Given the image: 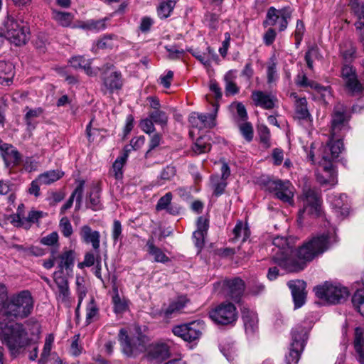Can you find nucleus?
Instances as JSON below:
<instances>
[{
	"label": "nucleus",
	"mask_w": 364,
	"mask_h": 364,
	"mask_svg": "<svg viewBox=\"0 0 364 364\" xmlns=\"http://www.w3.org/2000/svg\"><path fill=\"white\" fill-rule=\"evenodd\" d=\"M33 309V299L28 290L21 291L11 296L6 303L0 304V340L7 346L13 355L18 354L27 346L33 344L39 338L40 324L36 321H28L27 326L32 337L28 336V332L23 325L8 320L9 317L24 318L31 314Z\"/></svg>",
	"instance_id": "obj_1"
},
{
	"label": "nucleus",
	"mask_w": 364,
	"mask_h": 364,
	"mask_svg": "<svg viewBox=\"0 0 364 364\" xmlns=\"http://www.w3.org/2000/svg\"><path fill=\"white\" fill-rule=\"evenodd\" d=\"M325 230L305 242L296 252L293 250V238L277 236L272 240V257L279 267L289 272L304 269L305 262L323 254L336 242V228L329 221L324 222Z\"/></svg>",
	"instance_id": "obj_2"
},
{
	"label": "nucleus",
	"mask_w": 364,
	"mask_h": 364,
	"mask_svg": "<svg viewBox=\"0 0 364 364\" xmlns=\"http://www.w3.org/2000/svg\"><path fill=\"white\" fill-rule=\"evenodd\" d=\"M347 129V119L345 110L341 106L335 107L331 120V136L327 144L323 147L321 157L322 161L329 164L338 157L343 149L341 140L342 133Z\"/></svg>",
	"instance_id": "obj_3"
},
{
	"label": "nucleus",
	"mask_w": 364,
	"mask_h": 364,
	"mask_svg": "<svg viewBox=\"0 0 364 364\" xmlns=\"http://www.w3.org/2000/svg\"><path fill=\"white\" fill-rule=\"evenodd\" d=\"M316 296L331 304H338L345 302L350 296V291L346 287L339 283L326 282L323 284L314 289Z\"/></svg>",
	"instance_id": "obj_4"
},
{
	"label": "nucleus",
	"mask_w": 364,
	"mask_h": 364,
	"mask_svg": "<svg viewBox=\"0 0 364 364\" xmlns=\"http://www.w3.org/2000/svg\"><path fill=\"white\" fill-rule=\"evenodd\" d=\"M4 33L6 38L17 46L26 44L29 38V31L26 23L13 16H8L5 20Z\"/></svg>",
	"instance_id": "obj_5"
},
{
	"label": "nucleus",
	"mask_w": 364,
	"mask_h": 364,
	"mask_svg": "<svg viewBox=\"0 0 364 364\" xmlns=\"http://www.w3.org/2000/svg\"><path fill=\"white\" fill-rule=\"evenodd\" d=\"M309 331L302 325H297L292 329L291 347L289 354L286 355L287 364H297L300 353L304 348Z\"/></svg>",
	"instance_id": "obj_6"
},
{
	"label": "nucleus",
	"mask_w": 364,
	"mask_h": 364,
	"mask_svg": "<svg viewBox=\"0 0 364 364\" xmlns=\"http://www.w3.org/2000/svg\"><path fill=\"white\" fill-rule=\"evenodd\" d=\"M118 337L123 353L129 357L136 356L145 350L144 337L141 334L133 336L122 328Z\"/></svg>",
	"instance_id": "obj_7"
},
{
	"label": "nucleus",
	"mask_w": 364,
	"mask_h": 364,
	"mask_svg": "<svg viewBox=\"0 0 364 364\" xmlns=\"http://www.w3.org/2000/svg\"><path fill=\"white\" fill-rule=\"evenodd\" d=\"M303 208L299 211V219L301 220L304 215L318 216L321 213V198L315 189L305 188L300 198Z\"/></svg>",
	"instance_id": "obj_8"
},
{
	"label": "nucleus",
	"mask_w": 364,
	"mask_h": 364,
	"mask_svg": "<svg viewBox=\"0 0 364 364\" xmlns=\"http://www.w3.org/2000/svg\"><path fill=\"white\" fill-rule=\"evenodd\" d=\"M205 328L204 321L198 320L176 326L173 328L172 331L175 336L181 338L183 341L193 342L200 338Z\"/></svg>",
	"instance_id": "obj_9"
},
{
	"label": "nucleus",
	"mask_w": 364,
	"mask_h": 364,
	"mask_svg": "<svg viewBox=\"0 0 364 364\" xmlns=\"http://www.w3.org/2000/svg\"><path fill=\"white\" fill-rule=\"evenodd\" d=\"M210 318L216 323L228 325L237 318L235 306L231 303H223L209 312Z\"/></svg>",
	"instance_id": "obj_10"
},
{
	"label": "nucleus",
	"mask_w": 364,
	"mask_h": 364,
	"mask_svg": "<svg viewBox=\"0 0 364 364\" xmlns=\"http://www.w3.org/2000/svg\"><path fill=\"white\" fill-rule=\"evenodd\" d=\"M267 188L277 198L290 205L294 203L295 188L289 181L275 180L269 181Z\"/></svg>",
	"instance_id": "obj_11"
},
{
	"label": "nucleus",
	"mask_w": 364,
	"mask_h": 364,
	"mask_svg": "<svg viewBox=\"0 0 364 364\" xmlns=\"http://www.w3.org/2000/svg\"><path fill=\"white\" fill-rule=\"evenodd\" d=\"M291 13L292 11L289 7L277 9L272 6L267 10L264 24L273 26L278 23L279 31H283L287 28L289 21L291 17Z\"/></svg>",
	"instance_id": "obj_12"
},
{
	"label": "nucleus",
	"mask_w": 364,
	"mask_h": 364,
	"mask_svg": "<svg viewBox=\"0 0 364 364\" xmlns=\"http://www.w3.org/2000/svg\"><path fill=\"white\" fill-rule=\"evenodd\" d=\"M214 110L210 114H200L198 112L192 113L189 117V122L193 127H196L199 129L203 128H213L216 125V117L218 110V105L214 103L213 105Z\"/></svg>",
	"instance_id": "obj_13"
},
{
	"label": "nucleus",
	"mask_w": 364,
	"mask_h": 364,
	"mask_svg": "<svg viewBox=\"0 0 364 364\" xmlns=\"http://www.w3.org/2000/svg\"><path fill=\"white\" fill-rule=\"evenodd\" d=\"M328 200L338 220H343L348 215L349 203L346 194L332 193L328 196Z\"/></svg>",
	"instance_id": "obj_14"
},
{
	"label": "nucleus",
	"mask_w": 364,
	"mask_h": 364,
	"mask_svg": "<svg viewBox=\"0 0 364 364\" xmlns=\"http://www.w3.org/2000/svg\"><path fill=\"white\" fill-rule=\"evenodd\" d=\"M341 75L345 81L346 87L352 94H358L362 92L363 86L357 79L355 70L353 67L344 65L342 68Z\"/></svg>",
	"instance_id": "obj_15"
},
{
	"label": "nucleus",
	"mask_w": 364,
	"mask_h": 364,
	"mask_svg": "<svg viewBox=\"0 0 364 364\" xmlns=\"http://www.w3.org/2000/svg\"><path fill=\"white\" fill-rule=\"evenodd\" d=\"M306 284L303 280L290 281L288 282V287L291 289L295 309L301 307L306 301Z\"/></svg>",
	"instance_id": "obj_16"
},
{
	"label": "nucleus",
	"mask_w": 364,
	"mask_h": 364,
	"mask_svg": "<svg viewBox=\"0 0 364 364\" xmlns=\"http://www.w3.org/2000/svg\"><path fill=\"white\" fill-rule=\"evenodd\" d=\"M223 288L225 294L231 299L238 301L245 291V283L240 278H234L224 282Z\"/></svg>",
	"instance_id": "obj_17"
},
{
	"label": "nucleus",
	"mask_w": 364,
	"mask_h": 364,
	"mask_svg": "<svg viewBox=\"0 0 364 364\" xmlns=\"http://www.w3.org/2000/svg\"><path fill=\"white\" fill-rule=\"evenodd\" d=\"M53 281L56 289H55V293L58 299L62 301H66L68 299L70 295V291L68 287V281L64 276L63 271L58 270L53 273Z\"/></svg>",
	"instance_id": "obj_18"
},
{
	"label": "nucleus",
	"mask_w": 364,
	"mask_h": 364,
	"mask_svg": "<svg viewBox=\"0 0 364 364\" xmlns=\"http://www.w3.org/2000/svg\"><path fill=\"white\" fill-rule=\"evenodd\" d=\"M318 163L323 167V172L316 173L317 181L321 185H329L331 186L336 185L337 183L336 173L333 168L332 163L328 164L322 161H319Z\"/></svg>",
	"instance_id": "obj_19"
},
{
	"label": "nucleus",
	"mask_w": 364,
	"mask_h": 364,
	"mask_svg": "<svg viewBox=\"0 0 364 364\" xmlns=\"http://www.w3.org/2000/svg\"><path fill=\"white\" fill-rule=\"evenodd\" d=\"M79 235L82 241L86 244H91L95 251H98L100 245V233L93 230L89 225L80 228Z\"/></svg>",
	"instance_id": "obj_20"
},
{
	"label": "nucleus",
	"mask_w": 364,
	"mask_h": 364,
	"mask_svg": "<svg viewBox=\"0 0 364 364\" xmlns=\"http://www.w3.org/2000/svg\"><path fill=\"white\" fill-rule=\"evenodd\" d=\"M350 6L357 16L358 19L355 26L364 46V2L361 0H350Z\"/></svg>",
	"instance_id": "obj_21"
},
{
	"label": "nucleus",
	"mask_w": 364,
	"mask_h": 364,
	"mask_svg": "<svg viewBox=\"0 0 364 364\" xmlns=\"http://www.w3.org/2000/svg\"><path fill=\"white\" fill-rule=\"evenodd\" d=\"M1 156L6 166L16 165L20 161L18 151L11 145L5 144L3 141L0 144Z\"/></svg>",
	"instance_id": "obj_22"
},
{
	"label": "nucleus",
	"mask_w": 364,
	"mask_h": 364,
	"mask_svg": "<svg viewBox=\"0 0 364 364\" xmlns=\"http://www.w3.org/2000/svg\"><path fill=\"white\" fill-rule=\"evenodd\" d=\"M242 318L246 333L247 334L254 333L257 329V314L250 309L243 307L242 309Z\"/></svg>",
	"instance_id": "obj_23"
},
{
	"label": "nucleus",
	"mask_w": 364,
	"mask_h": 364,
	"mask_svg": "<svg viewBox=\"0 0 364 364\" xmlns=\"http://www.w3.org/2000/svg\"><path fill=\"white\" fill-rule=\"evenodd\" d=\"M291 97L295 99L296 114L298 118L311 125L312 118L307 109L306 99L305 97H298L296 93H291Z\"/></svg>",
	"instance_id": "obj_24"
},
{
	"label": "nucleus",
	"mask_w": 364,
	"mask_h": 364,
	"mask_svg": "<svg viewBox=\"0 0 364 364\" xmlns=\"http://www.w3.org/2000/svg\"><path fill=\"white\" fill-rule=\"evenodd\" d=\"M252 98L257 106L264 109H272L274 106L275 99L273 96L264 93L262 91H255L252 94Z\"/></svg>",
	"instance_id": "obj_25"
},
{
	"label": "nucleus",
	"mask_w": 364,
	"mask_h": 364,
	"mask_svg": "<svg viewBox=\"0 0 364 364\" xmlns=\"http://www.w3.org/2000/svg\"><path fill=\"white\" fill-rule=\"evenodd\" d=\"M188 299L185 296H181L176 299L171 301L168 306L164 309V313L166 316H171L181 312Z\"/></svg>",
	"instance_id": "obj_26"
},
{
	"label": "nucleus",
	"mask_w": 364,
	"mask_h": 364,
	"mask_svg": "<svg viewBox=\"0 0 364 364\" xmlns=\"http://www.w3.org/2000/svg\"><path fill=\"white\" fill-rule=\"evenodd\" d=\"M146 251L154 257L156 262L166 263L169 261V258L165 253L154 244L153 237L149 239L146 243Z\"/></svg>",
	"instance_id": "obj_27"
},
{
	"label": "nucleus",
	"mask_w": 364,
	"mask_h": 364,
	"mask_svg": "<svg viewBox=\"0 0 364 364\" xmlns=\"http://www.w3.org/2000/svg\"><path fill=\"white\" fill-rule=\"evenodd\" d=\"M75 253L72 250H65L57 257L59 270L71 269L74 265Z\"/></svg>",
	"instance_id": "obj_28"
},
{
	"label": "nucleus",
	"mask_w": 364,
	"mask_h": 364,
	"mask_svg": "<svg viewBox=\"0 0 364 364\" xmlns=\"http://www.w3.org/2000/svg\"><path fill=\"white\" fill-rule=\"evenodd\" d=\"M14 66L10 62L0 60V83L9 85L14 77Z\"/></svg>",
	"instance_id": "obj_29"
},
{
	"label": "nucleus",
	"mask_w": 364,
	"mask_h": 364,
	"mask_svg": "<svg viewBox=\"0 0 364 364\" xmlns=\"http://www.w3.org/2000/svg\"><path fill=\"white\" fill-rule=\"evenodd\" d=\"M149 355L152 359L163 360L169 356V348L165 343L152 345L149 350Z\"/></svg>",
	"instance_id": "obj_30"
},
{
	"label": "nucleus",
	"mask_w": 364,
	"mask_h": 364,
	"mask_svg": "<svg viewBox=\"0 0 364 364\" xmlns=\"http://www.w3.org/2000/svg\"><path fill=\"white\" fill-rule=\"evenodd\" d=\"M69 63L71 67L74 68H80L84 70L85 73L88 75H95L96 73L90 67V60H86L82 56H76L72 58L69 60Z\"/></svg>",
	"instance_id": "obj_31"
},
{
	"label": "nucleus",
	"mask_w": 364,
	"mask_h": 364,
	"mask_svg": "<svg viewBox=\"0 0 364 364\" xmlns=\"http://www.w3.org/2000/svg\"><path fill=\"white\" fill-rule=\"evenodd\" d=\"M64 173L58 169L50 170L40 174L38 178L41 185L48 186L63 177Z\"/></svg>",
	"instance_id": "obj_32"
},
{
	"label": "nucleus",
	"mask_w": 364,
	"mask_h": 364,
	"mask_svg": "<svg viewBox=\"0 0 364 364\" xmlns=\"http://www.w3.org/2000/svg\"><path fill=\"white\" fill-rule=\"evenodd\" d=\"M85 181L83 180L79 182V184L75 188V191L70 196L68 201L62 206L61 213H64L66 210L71 208L73 203V200L76 197V201L80 205L82 198L83 189H84Z\"/></svg>",
	"instance_id": "obj_33"
},
{
	"label": "nucleus",
	"mask_w": 364,
	"mask_h": 364,
	"mask_svg": "<svg viewBox=\"0 0 364 364\" xmlns=\"http://www.w3.org/2000/svg\"><path fill=\"white\" fill-rule=\"evenodd\" d=\"M103 81L105 86L110 91L120 89L122 85L121 74L117 72H112L105 76Z\"/></svg>",
	"instance_id": "obj_34"
},
{
	"label": "nucleus",
	"mask_w": 364,
	"mask_h": 364,
	"mask_svg": "<svg viewBox=\"0 0 364 364\" xmlns=\"http://www.w3.org/2000/svg\"><path fill=\"white\" fill-rule=\"evenodd\" d=\"M52 17L57 23L63 27L70 26L74 18L73 14L58 10H53Z\"/></svg>",
	"instance_id": "obj_35"
},
{
	"label": "nucleus",
	"mask_w": 364,
	"mask_h": 364,
	"mask_svg": "<svg viewBox=\"0 0 364 364\" xmlns=\"http://www.w3.org/2000/svg\"><path fill=\"white\" fill-rule=\"evenodd\" d=\"M363 330L361 328L358 327L355 329L354 348L359 355V360L361 364H364V350H363Z\"/></svg>",
	"instance_id": "obj_36"
},
{
	"label": "nucleus",
	"mask_w": 364,
	"mask_h": 364,
	"mask_svg": "<svg viewBox=\"0 0 364 364\" xmlns=\"http://www.w3.org/2000/svg\"><path fill=\"white\" fill-rule=\"evenodd\" d=\"M176 174V169L173 166H166L161 171L159 176L157 177L156 184L157 186H162L166 182L171 181Z\"/></svg>",
	"instance_id": "obj_37"
},
{
	"label": "nucleus",
	"mask_w": 364,
	"mask_h": 364,
	"mask_svg": "<svg viewBox=\"0 0 364 364\" xmlns=\"http://www.w3.org/2000/svg\"><path fill=\"white\" fill-rule=\"evenodd\" d=\"M235 72L233 70H230L225 74L224 80L225 83V92L227 95H235L238 92V87L235 82Z\"/></svg>",
	"instance_id": "obj_38"
},
{
	"label": "nucleus",
	"mask_w": 364,
	"mask_h": 364,
	"mask_svg": "<svg viewBox=\"0 0 364 364\" xmlns=\"http://www.w3.org/2000/svg\"><path fill=\"white\" fill-rule=\"evenodd\" d=\"M16 186L15 184L8 180H0V195H6L10 193L9 200L14 203L16 199L14 192Z\"/></svg>",
	"instance_id": "obj_39"
},
{
	"label": "nucleus",
	"mask_w": 364,
	"mask_h": 364,
	"mask_svg": "<svg viewBox=\"0 0 364 364\" xmlns=\"http://www.w3.org/2000/svg\"><path fill=\"white\" fill-rule=\"evenodd\" d=\"M105 21H106V18L100 19V20H97V21L89 20V21H87L86 22L82 23L79 26V28L98 32V31L105 29V28H106Z\"/></svg>",
	"instance_id": "obj_40"
},
{
	"label": "nucleus",
	"mask_w": 364,
	"mask_h": 364,
	"mask_svg": "<svg viewBox=\"0 0 364 364\" xmlns=\"http://www.w3.org/2000/svg\"><path fill=\"white\" fill-rule=\"evenodd\" d=\"M211 144L208 136H200L197 139L193 147V151L197 154L208 152L210 150Z\"/></svg>",
	"instance_id": "obj_41"
},
{
	"label": "nucleus",
	"mask_w": 364,
	"mask_h": 364,
	"mask_svg": "<svg viewBox=\"0 0 364 364\" xmlns=\"http://www.w3.org/2000/svg\"><path fill=\"white\" fill-rule=\"evenodd\" d=\"M192 55L205 66H209L212 59L216 57L214 50L210 47L207 48V53L195 50L192 53Z\"/></svg>",
	"instance_id": "obj_42"
},
{
	"label": "nucleus",
	"mask_w": 364,
	"mask_h": 364,
	"mask_svg": "<svg viewBox=\"0 0 364 364\" xmlns=\"http://www.w3.org/2000/svg\"><path fill=\"white\" fill-rule=\"evenodd\" d=\"M87 205L93 210H97L101 208L100 189L97 186H94L92 188Z\"/></svg>",
	"instance_id": "obj_43"
},
{
	"label": "nucleus",
	"mask_w": 364,
	"mask_h": 364,
	"mask_svg": "<svg viewBox=\"0 0 364 364\" xmlns=\"http://www.w3.org/2000/svg\"><path fill=\"white\" fill-rule=\"evenodd\" d=\"M176 3V0H166V1L161 2L157 10L159 16L161 18L168 17L175 7Z\"/></svg>",
	"instance_id": "obj_44"
},
{
	"label": "nucleus",
	"mask_w": 364,
	"mask_h": 364,
	"mask_svg": "<svg viewBox=\"0 0 364 364\" xmlns=\"http://www.w3.org/2000/svg\"><path fill=\"white\" fill-rule=\"evenodd\" d=\"M99 316V309L94 300H91L86 308V320L87 324H90L96 321Z\"/></svg>",
	"instance_id": "obj_45"
},
{
	"label": "nucleus",
	"mask_w": 364,
	"mask_h": 364,
	"mask_svg": "<svg viewBox=\"0 0 364 364\" xmlns=\"http://www.w3.org/2000/svg\"><path fill=\"white\" fill-rule=\"evenodd\" d=\"M353 306L364 316V289L358 290L352 297Z\"/></svg>",
	"instance_id": "obj_46"
},
{
	"label": "nucleus",
	"mask_w": 364,
	"mask_h": 364,
	"mask_svg": "<svg viewBox=\"0 0 364 364\" xmlns=\"http://www.w3.org/2000/svg\"><path fill=\"white\" fill-rule=\"evenodd\" d=\"M340 51L343 60L347 63L351 62L355 58V48L350 42L341 46Z\"/></svg>",
	"instance_id": "obj_47"
},
{
	"label": "nucleus",
	"mask_w": 364,
	"mask_h": 364,
	"mask_svg": "<svg viewBox=\"0 0 364 364\" xmlns=\"http://www.w3.org/2000/svg\"><path fill=\"white\" fill-rule=\"evenodd\" d=\"M112 304L114 306V311L117 314L123 313L127 309V300L119 296L117 290H116V293L112 297Z\"/></svg>",
	"instance_id": "obj_48"
},
{
	"label": "nucleus",
	"mask_w": 364,
	"mask_h": 364,
	"mask_svg": "<svg viewBox=\"0 0 364 364\" xmlns=\"http://www.w3.org/2000/svg\"><path fill=\"white\" fill-rule=\"evenodd\" d=\"M233 233L235 239L241 238L242 241H245L250 236V232L248 227L242 222H239L233 229Z\"/></svg>",
	"instance_id": "obj_49"
},
{
	"label": "nucleus",
	"mask_w": 364,
	"mask_h": 364,
	"mask_svg": "<svg viewBox=\"0 0 364 364\" xmlns=\"http://www.w3.org/2000/svg\"><path fill=\"white\" fill-rule=\"evenodd\" d=\"M295 83L297 86L301 87H309L314 90L318 83L313 80H310L306 77V74L301 73H299L295 79Z\"/></svg>",
	"instance_id": "obj_50"
},
{
	"label": "nucleus",
	"mask_w": 364,
	"mask_h": 364,
	"mask_svg": "<svg viewBox=\"0 0 364 364\" xmlns=\"http://www.w3.org/2000/svg\"><path fill=\"white\" fill-rule=\"evenodd\" d=\"M172 199V194L171 193L168 192L166 193L164 196H162L158 201L156 204V210H166L168 213L171 214H174V211L172 210V208H171L168 205L171 203Z\"/></svg>",
	"instance_id": "obj_51"
},
{
	"label": "nucleus",
	"mask_w": 364,
	"mask_h": 364,
	"mask_svg": "<svg viewBox=\"0 0 364 364\" xmlns=\"http://www.w3.org/2000/svg\"><path fill=\"white\" fill-rule=\"evenodd\" d=\"M154 123L161 125L162 127L166 126L168 122V115L164 111L154 110L149 114Z\"/></svg>",
	"instance_id": "obj_52"
},
{
	"label": "nucleus",
	"mask_w": 364,
	"mask_h": 364,
	"mask_svg": "<svg viewBox=\"0 0 364 364\" xmlns=\"http://www.w3.org/2000/svg\"><path fill=\"white\" fill-rule=\"evenodd\" d=\"M127 158V154L118 157L113 164L112 168L116 179H120L122 177V168Z\"/></svg>",
	"instance_id": "obj_53"
},
{
	"label": "nucleus",
	"mask_w": 364,
	"mask_h": 364,
	"mask_svg": "<svg viewBox=\"0 0 364 364\" xmlns=\"http://www.w3.org/2000/svg\"><path fill=\"white\" fill-rule=\"evenodd\" d=\"M211 182L214 188L213 194L216 196L222 195L227 186L225 180L220 179L218 176H211Z\"/></svg>",
	"instance_id": "obj_54"
},
{
	"label": "nucleus",
	"mask_w": 364,
	"mask_h": 364,
	"mask_svg": "<svg viewBox=\"0 0 364 364\" xmlns=\"http://www.w3.org/2000/svg\"><path fill=\"white\" fill-rule=\"evenodd\" d=\"M277 65L274 60L268 63L267 66V79L269 85L274 83L278 80Z\"/></svg>",
	"instance_id": "obj_55"
},
{
	"label": "nucleus",
	"mask_w": 364,
	"mask_h": 364,
	"mask_svg": "<svg viewBox=\"0 0 364 364\" xmlns=\"http://www.w3.org/2000/svg\"><path fill=\"white\" fill-rule=\"evenodd\" d=\"M221 352L229 362H232L237 356L236 348L232 343H227L222 346Z\"/></svg>",
	"instance_id": "obj_56"
},
{
	"label": "nucleus",
	"mask_w": 364,
	"mask_h": 364,
	"mask_svg": "<svg viewBox=\"0 0 364 364\" xmlns=\"http://www.w3.org/2000/svg\"><path fill=\"white\" fill-rule=\"evenodd\" d=\"M240 133L248 142L253 139V127L250 122H243L239 125Z\"/></svg>",
	"instance_id": "obj_57"
},
{
	"label": "nucleus",
	"mask_w": 364,
	"mask_h": 364,
	"mask_svg": "<svg viewBox=\"0 0 364 364\" xmlns=\"http://www.w3.org/2000/svg\"><path fill=\"white\" fill-rule=\"evenodd\" d=\"M59 227L61 232L65 237H68L73 234V227L67 217L62 218Z\"/></svg>",
	"instance_id": "obj_58"
},
{
	"label": "nucleus",
	"mask_w": 364,
	"mask_h": 364,
	"mask_svg": "<svg viewBox=\"0 0 364 364\" xmlns=\"http://www.w3.org/2000/svg\"><path fill=\"white\" fill-rule=\"evenodd\" d=\"M318 50L316 46H311L305 54V60L309 69H313L314 60L318 57Z\"/></svg>",
	"instance_id": "obj_59"
},
{
	"label": "nucleus",
	"mask_w": 364,
	"mask_h": 364,
	"mask_svg": "<svg viewBox=\"0 0 364 364\" xmlns=\"http://www.w3.org/2000/svg\"><path fill=\"white\" fill-rule=\"evenodd\" d=\"M97 259L101 261V257L98 253L95 256L93 252H87L85 255L84 261L82 263H80L78 266L79 267H81L82 266L91 267L95 262L97 263Z\"/></svg>",
	"instance_id": "obj_60"
},
{
	"label": "nucleus",
	"mask_w": 364,
	"mask_h": 364,
	"mask_svg": "<svg viewBox=\"0 0 364 364\" xmlns=\"http://www.w3.org/2000/svg\"><path fill=\"white\" fill-rule=\"evenodd\" d=\"M314 90L320 95L321 98L325 102H328V100L331 98L332 95L331 87L328 86L324 87L318 83Z\"/></svg>",
	"instance_id": "obj_61"
},
{
	"label": "nucleus",
	"mask_w": 364,
	"mask_h": 364,
	"mask_svg": "<svg viewBox=\"0 0 364 364\" xmlns=\"http://www.w3.org/2000/svg\"><path fill=\"white\" fill-rule=\"evenodd\" d=\"M43 109L38 107L34 109H29L25 116V120L28 127H33L32 121L34 118L40 117L43 114Z\"/></svg>",
	"instance_id": "obj_62"
},
{
	"label": "nucleus",
	"mask_w": 364,
	"mask_h": 364,
	"mask_svg": "<svg viewBox=\"0 0 364 364\" xmlns=\"http://www.w3.org/2000/svg\"><path fill=\"white\" fill-rule=\"evenodd\" d=\"M53 342H54L53 335V334L48 335L46 338L45 344L43 346V352L41 353L42 358L47 359L49 357Z\"/></svg>",
	"instance_id": "obj_63"
},
{
	"label": "nucleus",
	"mask_w": 364,
	"mask_h": 364,
	"mask_svg": "<svg viewBox=\"0 0 364 364\" xmlns=\"http://www.w3.org/2000/svg\"><path fill=\"white\" fill-rule=\"evenodd\" d=\"M58 242V234L56 232H52L49 235L43 237L41 239V243L47 246H53Z\"/></svg>",
	"instance_id": "obj_64"
}]
</instances>
